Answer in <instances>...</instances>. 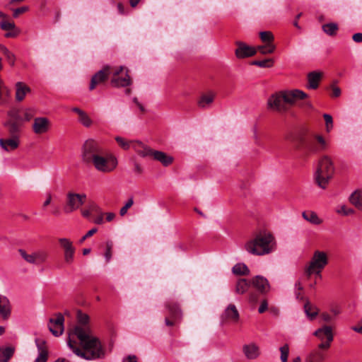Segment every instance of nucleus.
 <instances>
[{
  "label": "nucleus",
  "mask_w": 362,
  "mask_h": 362,
  "mask_svg": "<svg viewBox=\"0 0 362 362\" xmlns=\"http://www.w3.org/2000/svg\"><path fill=\"white\" fill-rule=\"evenodd\" d=\"M252 285L261 293H267L270 290L269 283L263 276L257 275L251 280Z\"/></svg>",
  "instance_id": "20"
},
{
  "label": "nucleus",
  "mask_w": 362,
  "mask_h": 362,
  "mask_svg": "<svg viewBox=\"0 0 362 362\" xmlns=\"http://www.w3.org/2000/svg\"><path fill=\"white\" fill-rule=\"evenodd\" d=\"M276 47L272 43H268L265 45L258 46L257 50L262 54H272L274 52Z\"/></svg>",
  "instance_id": "40"
},
{
  "label": "nucleus",
  "mask_w": 362,
  "mask_h": 362,
  "mask_svg": "<svg viewBox=\"0 0 362 362\" xmlns=\"http://www.w3.org/2000/svg\"><path fill=\"white\" fill-rule=\"evenodd\" d=\"M322 30L328 35L333 36L336 35V33L338 30V25L334 23H329L327 24H324L322 25Z\"/></svg>",
  "instance_id": "39"
},
{
  "label": "nucleus",
  "mask_w": 362,
  "mask_h": 362,
  "mask_svg": "<svg viewBox=\"0 0 362 362\" xmlns=\"http://www.w3.org/2000/svg\"><path fill=\"white\" fill-rule=\"evenodd\" d=\"M86 195L69 192L66 194V201L64 210L66 214H70L78 209L85 202Z\"/></svg>",
  "instance_id": "7"
},
{
  "label": "nucleus",
  "mask_w": 362,
  "mask_h": 362,
  "mask_svg": "<svg viewBox=\"0 0 362 362\" xmlns=\"http://www.w3.org/2000/svg\"><path fill=\"white\" fill-rule=\"evenodd\" d=\"M51 127L49 119L45 117H35L33 124V131L36 134L47 133Z\"/></svg>",
  "instance_id": "16"
},
{
  "label": "nucleus",
  "mask_w": 362,
  "mask_h": 362,
  "mask_svg": "<svg viewBox=\"0 0 362 362\" xmlns=\"http://www.w3.org/2000/svg\"><path fill=\"white\" fill-rule=\"evenodd\" d=\"M152 158L160 162L164 166L170 165L173 161V157L168 156L165 153L160 151H154Z\"/></svg>",
  "instance_id": "28"
},
{
  "label": "nucleus",
  "mask_w": 362,
  "mask_h": 362,
  "mask_svg": "<svg viewBox=\"0 0 362 362\" xmlns=\"http://www.w3.org/2000/svg\"><path fill=\"white\" fill-rule=\"evenodd\" d=\"M251 284V281H249L245 279H239L235 284V293L241 295L245 293L248 291Z\"/></svg>",
  "instance_id": "30"
},
{
  "label": "nucleus",
  "mask_w": 362,
  "mask_h": 362,
  "mask_svg": "<svg viewBox=\"0 0 362 362\" xmlns=\"http://www.w3.org/2000/svg\"><path fill=\"white\" fill-rule=\"evenodd\" d=\"M134 200L132 198H130L125 205L120 209L119 214L120 216H123L127 213V210L133 205Z\"/></svg>",
  "instance_id": "54"
},
{
  "label": "nucleus",
  "mask_w": 362,
  "mask_h": 362,
  "mask_svg": "<svg viewBox=\"0 0 362 362\" xmlns=\"http://www.w3.org/2000/svg\"><path fill=\"white\" fill-rule=\"evenodd\" d=\"M52 210L51 211V214L55 216H59L61 214V211L59 206L52 205Z\"/></svg>",
  "instance_id": "64"
},
{
  "label": "nucleus",
  "mask_w": 362,
  "mask_h": 362,
  "mask_svg": "<svg viewBox=\"0 0 362 362\" xmlns=\"http://www.w3.org/2000/svg\"><path fill=\"white\" fill-rule=\"evenodd\" d=\"M29 92H30V88L25 83L23 82L16 83V100L17 101H22Z\"/></svg>",
  "instance_id": "27"
},
{
  "label": "nucleus",
  "mask_w": 362,
  "mask_h": 362,
  "mask_svg": "<svg viewBox=\"0 0 362 362\" xmlns=\"http://www.w3.org/2000/svg\"><path fill=\"white\" fill-rule=\"evenodd\" d=\"M110 83L115 88L127 87L131 85L132 81L128 74V69L123 66L115 69L112 72Z\"/></svg>",
  "instance_id": "8"
},
{
  "label": "nucleus",
  "mask_w": 362,
  "mask_h": 362,
  "mask_svg": "<svg viewBox=\"0 0 362 362\" xmlns=\"http://www.w3.org/2000/svg\"><path fill=\"white\" fill-rule=\"evenodd\" d=\"M20 144L19 137H9L7 139H0V146L6 151H11L16 149Z\"/></svg>",
  "instance_id": "24"
},
{
  "label": "nucleus",
  "mask_w": 362,
  "mask_h": 362,
  "mask_svg": "<svg viewBox=\"0 0 362 362\" xmlns=\"http://www.w3.org/2000/svg\"><path fill=\"white\" fill-rule=\"evenodd\" d=\"M251 64L257 66L262 68L272 67L274 64L272 59H266L264 60H255L252 62Z\"/></svg>",
  "instance_id": "41"
},
{
  "label": "nucleus",
  "mask_w": 362,
  "mask_h": 362,
  "mask_svg": "<svg viewBox=\"0 0 362 362\" xmlns=\"http://www.w3.org/2000/svg\"><path fill=\"white\" fill-rule=\"evenodd\" d=\"M20 33L19 29L16 28L13 30H8V32L5 34L6 37H16Z\"/></svg>",
  "instance_id": "58"
},
{
  "label": "nucleus",
  "mask_w": 362,
  "mask_h": 362,
  "mask_svg": "<svg viewBox=\"0 0 362 362\" xmlns=\"http://www.w3.org/2000/svg\"><path fill=\"white\" fill-rule=\"evenodd\" d=\"M35 344L37 347L39 354L34 362H47L48 353L45 346V341L40 339H36Z\"/></svg>",
  "instance_id": "25"
},
{
  "label": "nucleus",
  "mask_w": 362,
  "mask_h": 362,
  "mask_svg": "<svg viewBox=\"0 0 362 362\" xmlns=\"http://www.w3.org/2000/svg\"><path fill=\"white\" fill-rule=\"evenodd\" d=\"M243 351L249 359H255L259 355V347L254 344L245 345L243 346Z\"/></svg>",
  "instance_id": "31"
},
{
  "label": "nucleus",
  "mask_w": 362,
  "mask_h": 362,
  "mask_svg": "<svg viewBox=\"0 0 362 362\" xmlns=\"http://www.w3.org/2000/svg\"><path fill=\"white\" fill-rule=\"evenodd\" d=\"M322 269H319L317 268H313V270H310V268H305V273L308 276L312 275L313 274H316L317 276L321 277V272Z\"/></svg>",
  "instance_id": "57"
},
{
  "label": "nucleus",
  "mask_w": 362,
  "mask_h": 362,
  "mask_svg": "<svg viewBox=\"0 0 362 362\" xmlns=\"http://www.w3.org/2000/svg\"><path fill=\"white\" fill-rule=\"evenodd\" d=\"M103 153V149L99 144L93 139H89L86 141L83 145L81 158L84 163L90 164Z\"/></svg>",
  "instance_id": "5"
},
{
  "label": "nucleus",
  "mask_w": 362,
  "mask_h": 362,
  "mask_svg": "<svg viewBox=\"0 0 362 362\" xmlns=\"http://www.w3.org/2000/svg\"><path fill=\"white\" fill-rule=\"evenodd\" d=\"M122 362H139V361L135 355H129L124 358Z\"/></svg>",
  "instance_id": "61"
},
{
  "label": "nucleus",
  "mask_w": 362,
  "mask_h": 362,
  "mask_svg": "<svg viewBox=\"0 0 362 362\" xmlns=\"http://www.w3.org/2000/svg\"><path fill=\"white\" fill-rule=\"evenodd\" d=\"M78 325L69 332L67 346L77 356L88 361L103 358L105 351L100 341L92 334L89 326V316L77 311Z\"/></svg>",
  "instance_id": "1"
},
{
  "label": "nucleus",
  "mask_w": 362,
  "mask_h": 362,
  "mask_svg": "<svg viewBox=\"0 0 362 362\" xmlns=\"http://www.w3.org/2000/svg\"><path fill=\"white\" fill-rule=\"evenodd\" d=\"M245 248L249 253L262 256L269 254L275 249L274 236L267 232L259 233L253 239L246 243Z\"/></svg>",
  "instance_id": "2"
},
{
  "label": "nucleus",
  "mask_w": 362,
  "mask_h": 362,
  "mask_svg": "<svg viewBox=\"0 0 362 362\" xmlns=\"http://www.w3.org/2000/svg\"><path fill=\"white\" fill-rule=\"evenodd\" d=\"M268 305L267 300H263L259 307L258 312L259 313H263L267 309Z\"/></svg>",
  "instance_id": "63"
},
{
  "label": "nucleus",
  "mask_w": 362,
  "mask_h": 362,
  "mask_svg": "<svg viewBox=\"0 0 362 362\" xmlns=\"http://www.w3.org/2000/svg\"><path fill=\"white\" fill-rule=\"evenodd\" d=\"M59 243L64 250V262L67 264H71L74 262L76 250L72 242L69 239L61 238L59 239Z\"/></svg>",
  "instance_id": "14"
},
{
  "label": "nucleus",
  "mask_w": 362,
  "mask_h": 362,
  "mask_svg": "<svg viewBox=\"0 0 362 362\" xmlns=\"http://www.w3.org/2000/svg\"><path fill=\"white\" fill-rule=\"evenodd\" d=\"M352 39L356 42H362V33H357L353 35Z\"/></svg>",
  "instance_id": "62"
},
{
  "label": "nucleus",
  "mask_w": 362,
  "mask_h": 362,
  "mask_svg": "<svg viewBox=\"0 0 362 362\" xmlns=\"http://www.w3.org/2000/svg\"><path fill=\"white\" fill-rule=\"evenodd\" d=\"M258 294L256 293H250L248 300L252 304H255L258 301Z\"/></svg>",
  "instance_id": "60"
},
{
  "label": "nucleus",
  "mask_w": 362,
  "mask_h": 362,
  "mask_svg": "<svg viewBox=\"0 0 362 362\" xmlns=\"http://www.w3.org/2000/svg\"><path fill=\"white\" fill-rule=\"evenodd\" d=\"M223 321H230L232 322H237L239 320V313L233 304H230L224 310L221 315Z\"/></svg>",
  "instance_id": "22"
},
{
  "label": "nucleus",
  "mask_w": 362,
  "mask_h": 362,
  "mask_svg": "<svg viewBox=\"0 0 362 362\" xmlns=\"http://www.w3.org/2000/svg\"><path fill=\"white\" fill-rule=\"evenodd\" d=\"M350 202L356 208L362 209V191L356 190L349 197Z\"/></svg>",
  "instance_id": "36"
},
{
  "label": "nucleus",
  "mask_w": 362,
  "mask_h": 362,
  "mask_svg": "<svg viewBox=\"0 0 362 362\" xmlns=\"http://www.w3.org/2000/svg\"><path fill=\"white\" fill-rule=\"evenodd\" d=\"M11 92L8 87L4 84V81L0 78V99L2 96H10Z\"/></svg>",
  "instance_id": "52"
},
{
  "label": "nucleus",
  "mask_w": 362,
  "mask_h": 362,
  "mask_svg": "<svg viewBox=\"0 0 362 362\" xmlns=\"http://www.w3.org/2000/svg\"><path fill=\"white\" fill-rule=\"evenodd\" d=\"M79 122L86 127H89L92 124L91 119L85 112L79 117Z\"/></svg>",
  "instance_id": "47"
},
{
  "label": "nucleus",
  "mask_w": 362,
  "mask_h": 362,
  "mask_svg": "<svg viewBox=\"0 0 362 362\" xmlns=\"http://www.w3.org/2000/svg\"><path fill=\"white\" fill-rule=\"evenodd\" d=\"M115 140L117 144L124 150H127L129 148H132V141H127L124 138L121 136H116Z\"/></svg>",
  "instance_id": "44"
},
{
  "label": "nucleus",
  "mask_w": 362,
  "mask_h": 362,
  "mask_svg": "<svg viewBox=\"0 0 362 362\" xmlns=\"http://www.w3.org/2000/svg\"><path fill=\"white\" fill-rule=\"evenodd\" d=\"M327 264L328 257L326 252L317 250L306 268H310V270H313V268L323 269Z\"/></svg>",
  "instance_id": "13"
},
{
  "label": "nucleus",
  "mask_w": 362,
  "mask_h": 362,
  "mask_svg": "<svg viewBox=\"0 0 362 362\" xmlns=\"http://www.w3.org/2000/svg\"><path fill=\"white\" fill-rule=\"evenodd\" d=\"M35 112L31 108H27L24 110L23 117H22V122H28L30 121L34 116Z\"/></svg>",
  "instance_id": "51"
},
{
  "label": "nucleus",
  "mask_w": 362,
  "mask_h": 362,
  "mask_svg": "<svg viewBox=\"0 0 362 362\" xmlns=\"http://www.w3.org/2000/svg\"><path fill=\"white\" fill-rule=\"evenodd\" d=\"M110 74V67L109 66H105L103 69L95 73L92 76L90 80L89 86L90 90H93L97 85H99L107 81Z\"/></svg>",
  "instance_id": "15"
},
{
  "label": "nucleus",
  "mask_w": 362,
  "mask_h": 362,
  "mask_svg": "<svg viewBox=\"0 0 362 362\" xmlns=\"http://www.w3.org/2000/svg\"><path fill=\"white\" fill-rule=\"evenodd\" d=\"M281 95L286 105L293 106L298 100H302L308 98L307 93L299 89H292L281 91Z\"/></svg>",
  "instance_id": "11"
},
{
  "label": "nucleus",
  "mask_w": 362,
  "mask_h": 362,
  "mask_svg": "<svg viewBox=\"0 0 362 362\" xmlns=\"http://www.w3.org/2000/svg\"><path fill=\"white\" fill-rule=\"evenodd\" d=\"M337 212L339 214H342L345 216H348L353 214L354 211L352 209L348 208L346 206L343 205L341 206L340 209L337 210Z\"/></svg>",
  "instance_id": "55"
},
{
  "label": "nucleus",
  "mask_w": 362,
  "mask_h": 362,
  "mask_svg": "<svg viewBox=\"0 0 362 362\" xmlns=\"http://www.w3.org/2000/svg\"><path fill=\"white\" fill-rule=\"evenodd\" d=\"M281 351V362H287L288 361V356L289 352V348L287 344L281 346L280 348Z\"/></svg>",
  "instance_id": "50"
},
{
  "label": "nucleus",
  "mask_w": 362,
  "mask_h": 362,
  "mask_svg": "<svg viewBox=\"0 0 362 362\" xmlns=\"http://www.w3.org/2000/svg\"><path fill=\"white\" fill-rule=\"evenodd\" d=\"M334 173V166L330 158L324 156L319 161L315 174V180L317 185L325 189Z\"/></svg>",
  "instance_id": "4"
},
{
  "label": "nucleus",
  "mask_w": 362,
  "mask_h": 362,
  "mask_svg": "<svg viewBox=\"0 0 362 362\" xmlns=\"http://www.w3.org/2000/svg\"><path fill=\"white\" fill-rule=\"evenodd\" d=\"M323 349H318L312 352L306 358L305 362H322L325 358Z\"/></svg>",
  "instance_id": "34"
},
{
  "label": "nucleus",
  "mask_w": 362,
  "mask_h": 362,
  "mask_svg": "<svg viewBox=\"0 0 362 362\" xmlns=\"http://www.w3.org/2000/svg\"><path fill=\"white\" fill-rule=\"evenodd\" d=\"M0 28L3 30L8 31L15 29L16 26L13 22L2 21L0 22Z\"/></svg>",
  "instance_id": "45"
},
{
  "label": "nucleus",
  "mask_w": 362,
  "mask_h": 362,
  "mask_svg": "<svg viewBox=\"0 0 362 362\" xmlns=\"http://www.w3.org/2000/svg\"><path fill=\"white\" fill-rule=\"evenodd\" d=\"M104 152L100 154L93 162L95 169L100 172L109 173L112 171L117 165V160L115 157L108 156L105 157Z\"/></svg>",
  "instance_id": "6"
},
{
  "label": "nucleus",
  "mask_w": 362,
  "mask_h": 362,
  "mask_svg": "<svg viewBox=\"0 0 362 362\" xmlns=\"http://www.w3.org/2000/svg\"><path fill=\"white\" fill-rule=\"evenodd\" d=\"M28 10V6H21L13 10V16L14 18H18L21 13L26 12Z\"/></svg>",
  "instance_id": "56"
},
{
  "label": "nucleus",
  "mask_w": 362,
  "mask_h": 362,
  "mask_svg": "<svg viewBox=\"0 0 362 362\" xmlns=\"http://www.w3.org/2000/svg\"><path fill=\"white\" fill-rule=\"evenodd\" d=\"M267 105L268 108L281 113L286 112L288 110V107L281 95V91L272 95L267 100Z\"/></svg>",
  "instance_id": "12"
},
{
  "label": "nucleus",
  "mask_w": 362,
  "mask_h": 362,
  "mask_svg": "<svg viewBox=\"0 0 362 362\" xmlns=\"http://www.w3.org/2000/svg\"><path fill=\"white\" fill-rule=\"evenodd\" d=\"M166 308L168 310L170 317L173 320H169L168 317L165 319V323L167 326H173L175 322L179 320L182 317V311L179 305L175 303L168 302L166 303Z\"/></svg>",
  "instance_id": "17"
},
{
  "label": "nucleus",
  "mask_w": 362,
  "mask_h": 362,
  "mask_svg": "<svg viewBox=\"0 0 362 362\" xmlns=\"http://www.w3.org/2000/svg\"><path fill=\"white\" fill-rule=\"evenodd\" d=\"M98 231V229L96 228H93L91 230H88L87 233L82 237V238L80 240V243H83L86 238L92 236L93 234H95Z\"/></svg>",
  "instance_id": "59"
},
{
  "label": "nucleus",
  "mask_w": 362,
  "mask_h": 362,
  "mask_svg": "<svg viewBox=\"0 0 362 362\" xmlns=\"http://www.w3.org/2000/svg\"><path fill=\"white\" fill-rule=\"evenodd\" d=\"M236 45L238 47L235 49V55L239 59L252 57L257 52V49L255 47L249 46L244 42H237Z\"/></svg>",
  "instance_id": "19"
},
{
  "label": "nucleus",
  "mask_w": 362,
  "mask_h": 362,
  "mask_svg": "<svg viewBox=\"0 0 362 362\" xmlns=\"http://www.w3.org/2000/svg\"><path fill=\"white\" fill-rule=\"evenodd\" d=\"M314 335L319 338L322 342L318 345L320 349H328L333 341V334L331 327L324 326L314 332Z\"/></svg>",
  "instance_id": "9"
},
{
  "label": "nucleus",
  "mask_w": 362,
  "mask_h": 362,
  "mask_svg": "<svg viewBox=\"0 0 362 362\" xmlns=\"http://www.w3.org/2000/svg\"><path fill=\"white\" fill-rule=\"evenodd\" d=\"M323 117L325 121L326 131L329 132L333 128V119L332 117L329 114H324Z\"/></svg>",
  "instance_id": "48"
},
{
  "label": "nucleus",
  "mask_w": 362,
  "mask_h": 362,
  "mask_svg": "<svg viewBox=\"0 0 362 362\" xmlns=\"http://www.w3.org/2000/svg\"><path fill=\"white\" fill-rule=\"evenodd\" d=\"M214 98L215 94L212 92L202 95L197 101L198 106L202 109L208 108L214 102Z\"/></svg>",
  "instance_id": "29"
},
{
  "label": "nucleus",
  "mask_w": 362,
  "mask_h": 362,
  "mask_svg": "<svg viewBox=\"0 0 362 362\" xmlns=\"http://www.w3.org/2000/svg\"><path fill=\"white\" fill-rule=\"evenodd\" d=\"M233 272L237 275H248L250 274V269L246 264L243 263L236 264L232 269Z\"/></svg>",
  "instance_id": "38"
},
{
  "label": "nucleus",
  "mask_w": 362,
  "mask_h": 362,
  "mask_svg": "<svg viewBox=\"0 0 362 362\" xmlns=\"http://www.w3.org/2000/svg\"><path fill=\"white\" fill-rule=\"evenodd\" d=\"M113 243L112 241H107L106 243V251L105 252V258L107 262H109L112 258V249Z\"/></svg>",
  "instance_id": "49"
},
{
  "label": "nucleus",
  "mask_w": 362,
  "mask_h": 362,
  "mask_svg": "<svg viewBox=\"0 0 362 362\" xmlns=\"http://www.w3.org/2000/svg\"><path fill=\"white\" fill-rule=\"evenodd\" d=\"M132 148L142 158L152 157L154 150L139 141H132Z\"/></svg>",
  "instance_id": "18"
},
{
  "label": "nucleus",
  "mask_w": 362,
  "mask_h": 362,
  "mask_svg": "<svg viewBox=\"0 0 362 362\" xmlns=\"http://www.w3.org/2000/svg\"><path fill=\"white\" fill-rule=\"evenodd\" d=\"M13 347H0V362H8L13 356Z\"/></svg>",
  "instance_id": "35"
},
{
  "label": "nucleus",
  "mask_w": 362,
  "mask_h": 362,
  "mask_svg": "<svg viewBox=\"0 0 362 362\" xmlns=\"http://www.w3.org/2000/svg\"><path fill=\"white\" fill-rule=\"evenodd\" d=\"M8 115L11 117V119L8 120V122H16L19 124H21V122H22L23 119L20 114L19 110H16V109L11 110L8 112Z\"/></svg>",
  "instance_id": "42"
},
{
  "label": "nucleus",
  "mask_w": 362,
  "mask_h": 362,
  "mask_svg": "<svg viewBox=\"0 0 362 362\" xmlns=\"http://www.w3.org/2000/svg\"><path fill=\"white\" fill-rule=\"evenodd\" d=\"M303 218L313 225H320L322 220L319 218L317 214L313 211H305L302 213Z\"/></svg>",
  "instance_id": "33"
},
{
  "label": "nucleus",
  "mask_w": 362,
  "mask_h": 362,
  "mask_svg": "<svg viewBox=\"0 0 362 362\" xmlns=\"http://www.w3.org/2000/svg\"><path fill=\"white\" fill-rule=\"evenodd\" d=\"M1 50L4 53V54L6 56V57L7 60L8 61V62L10 63V64L11 66H13L14 62H15L14 54L5 47H3Z\"/></svg>",
  "instance_id": "46"
},
{
  "label": "nucleus",
  "mask_w": 362,
  "mask_h": 362,
  "mask_svg": "<svg viewBox=\"0 0 362 362\" xmlns=\"http://www.w3.org/2000/svg\"><path fill=\"white\" fill-rule=\"evenodd\" d=\"M21 257L28 263L36 265L45 262L48 258V253L45 250H38L31 254H27L25 250H18Z\"/></svg>",
  "instance_id": "10"
},
{
  "label": "nucleus",
  "mask_w": 362,
  "mask_h": 362,
  "mask_svg": "<svg viewBox=\"0 0 362 362\" xmlns=\"http://www.w3.org/2000/svg\"><path fill=\"white\" fill-rule=\"evenodd\" d=\"M259 37L264 42L271 43L274 40V35L270 31L260 32Z\"/></svg>",
  "instance_id": "43"
},
{
  "label": "nucleus",
  "mask_w": 362,
  "mask_h": 362,
  "mask_svg": "<svg viewBox=\"0 0 362 362\" xmlns=\"http://www.w3.org/2000/svg\"><path fill=\"white\" fill-rule=\"evenodd\" d=\"M327 147L328 143L322 135L311 133L300 139L298 148L307 153H317Z\"/></svg>",
  "instance_id": "3"
},
{
  "label": "nucleus",
  "mask_w": 362,
  "mask_h": 362,
  "mask_svg": "<svg viewBox=\"0 0 362 362\" xmlns=\"http://www.w3.org/2000/svg\"><path fill=\"white\" fill-rule=\"evenodd\" d=\"M5 126L8 129L10 137H19L21 124L16 122H6Z\"/></svg>",
  "instance_id": "32"
},
{
  "label": "nucleus",
  "mask_w": 362,
  "mask_h": 362,
  "mask_svg": "<svg viewBox=\"0 0 362 362\" xmlns=\"http://www.w3.org/2000/svg\"><path fill=\"white\" fill-rule=\"evenodd\" d=\"M64 321V316L61 313H58L55 319H49V324H53L58 327V329H54L52 325H49V329L55 337H59L62 334L64 331L63 323Z\"/></svg>",
  "instance_id": "21"
},
{
  "label": "nucleus",
  "mask_w": 362,
  "mask_h": 362,
  "mask_svg": "<svg viewBox=\"0 0 362 362\" xmlns=\"http://www.w3.org/2000/svg\"><path fill=\"white\" fill-rule=\"evenodd\" d=\"M304 310L310 320H313L318 314V309L315 306L310 305L309 301H307L304 305Z\"/></svg>",
  "instance_id": "37"
},
{
  "label": "nucleus",
  "mask_w": 362,
  "mask_h": 362,
  "mask_svg": "<svg viewBox=\"0 0 362 362\" xmlns=\"http://www.w3.org/2000/svg\"><path fill=\"white\" fill-rule=\"evenodd\" d=\"M322 78L320 72L312 71L308 74V84L306 87L308 89H316L318 88L319 82Z\"/></svg>",
  "instance_id": "26"
},
{
  "label": "nucleus",
  "mask_w": 362,
  "mask_h": 362,
  "mask_svg": "<svg viewBox=\"0 0 362 362\" xmlns=\"http://www.w3.org/2000/svg\"><path fill=\"white\" fill-rule=\"evenodd\" d=\"M303 287L300 283V281H298L296 282L295 284V295H296V298L298 299V300H303V297L301 295V291H303Z\"/></svg>",
  "instance_id": "53"
},
{
  "label": "nucleus",
  "mask_w": 362,
  "mask_h": 362,
  "mask_svg": "<svg viewBox=\"0 0 362 362\" xmlns=\"http://www.w3.org/2000/svg\"><path fill=\"white\" fill-rule=\"evenodd\" d=\"M11 315V304L9 299L0 295V315L3 320H8Z\"/></svg>",
  "instance_id": "23"
}]
</instances>
